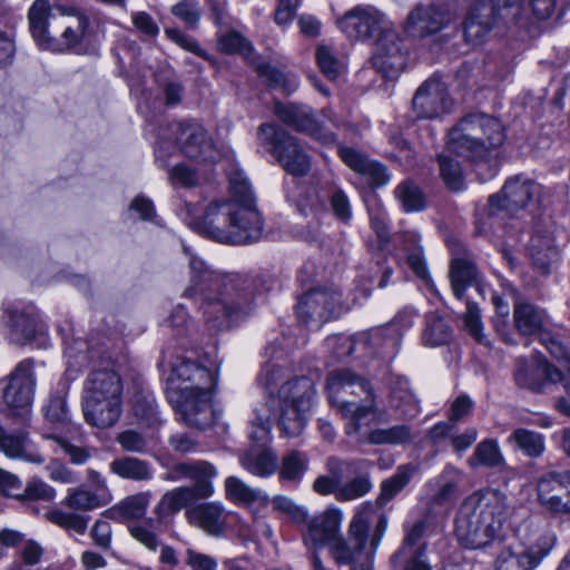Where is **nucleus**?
Here are the masks:
<instances>
[{
	"label": "nucleus",
	"instance_id": "nucleus-33",
	"mask_svg": "<svg viewBox=\"0 0 570 570\" xmlns=\"http://www.w3.org/2000/svg\"><path fill=\"white\" fill-rule=\"evenodd\" d=\"M275 114L277 118L286 126L311 136L317 134V124L312 109L307 106H298L294 104L275 105Z\"/></svg>",
	"mask_w": 570,
	"mask_h": 570
},
{
	"label": "nucleus",
	"instance_id": "nucleus-38",
	"mask_svg": "<svg viewBox=\"0 0 570 570\" xmlns=\"http://www.w3.org/2000/svg\"><path fill=\"white\" fill-rule=\"evenodd\" d=\"M360 434V442L372 445H401L411 440V430L405 424L394 425L387 429H373L362 432Z\"/></svg>",
	"mask_w": 570,
	"mask_h": 570
},
{
	"label": "nucleus",
	"instance_id": "nucleus-62",
	"mask_svg": "<svg viewBox=\"0 0 570 570\" xmlns=\"http://www.w3.org/2000/svg\"><path fill=\"white\" fill-rule=\"evenodd\" d=\"M318 287H308L305 291V293L299 297V301L297 303V315L302 322L308 323L312 315L318 309Z\"/></svg>",
	"mask_w": 570,
	"mask_h": 570
},
{
	"label": "nucleus",
	"instance_id": "nucleus-29",
	"mask_svg": "<svg viewBox=\"0 0 570 570\" xmlns=\"http://www.w3.org/2000/svg\"><path fill=\"white\" fill-rule=\"evenodd\" d=\"M463 471L453 464H446L435 479L429 482L434 489L431 502L435 505H451L459 497V485L463 479Z\"/></svg>",
	"mask_w": 570,
	"mask_h": 570
},
{
	"label": "nucleus",
	"instance_id": "nucleus-22",
	"mask_svg": "<svg viewBox=\"0 0 570 570\" xmlns=\"http://www.w3.org/2000/svg\"><path fill=\"white\" fill-rule=\"evenodd\" d=\"M413 109L420 118H434L451 107L444 82L439 78H430L416 90L413 100Z\"/></svg>",
	"mask_w": 570,
	"mask_h": 570
},
{
	"label": "nucleus",
	"instance_id": "nucleus-26",
	"mask_svg": "<svg viewBox=\"0 0 570 570\" xmlns=\"http://www.w3.org/2000/svg\"><path fill=\"white\" fill-rule=\"evenodd\" d=\"M303 220L297 225V235L307 243H315L321 227V196L317 187L304 191L297 200Z\"/></svg>",
	"mask_w": 570,
	"mask_h": 570
},
{
	"label": "nucleus",
	"instance_id": "nucleus-13",
	"mask_svg": "<svg viewBox=\"0 0 570 570\" xmlns=\"http://www.w3.org/2000/svg\"><path fill=\"white\" fill-rule=\"evenodd\" d=\"M374 515L375 508L373 503L365 502L357 507L348 529L353 548H350L343 535L335 537L323 543V546L328 548L330 553L337 563H351L356 554L365 550L368 543L370 525Z\"/></svg>",
	"mask_w": 570,
	"mask_h": 570
},
{
	"label": "nucleus",
	"instance_id": "nucleus-9",
	"mask_svg": "<svg viewBox=\"0 0 570 570\" xmlns=\"http://www.w3.org/2000/svg\"><path fill=\"white\" fill-rule=\"evenodd\" d=\"M258 139L288 174L304 176L309 171L311 157L296 139L281 127L268 122L262 124L258 128Z\"/></svg>",
	"mask_w": 570,
	"mask_h": 570
},
{
	"label": "nucleus",
	"instance_id": "nucleus-58",
	"mask_svg": "<svg viewBox=\"0 0 570 570\" xmlns=\"http://www.w3.org/2000/svg\"><path fill=\"white\" fill-rule=\"evenodd\" d=\"M426 522L423 520L416 521L412 528L406 532L401 548L395 552L394 558H403L414 554L416 548L424 547L420 541L424 534Z\"/></svg>",
	"mask_w": 570,
	"mask_h": 570
},
{
	"label": "nucleus",
	"instance_id": "nucleus-51",
	"mask_svg": "<svg viewBox=\"0 0 570 570\" xmlns=\"http://www.w3.org/2000/svg\"><path fill=\"white\" fill-rule=\"evenodd\" d=\"M391 393L393 405L403 409L405 415L413 416L417 413V400L410 389L407 379H396Z\"/></svg>",
	"mask_w": 570,
	"mask_h": 570
},
{
	"label": "nucleus",
	"instance_id": "nucleus-49",
	"mask_svg": "<svg viewBox=\"0 0 570 570\" xmlns=\"http://www.w3.org/2000/svg\"><path fill=\"white\" fill-rule=\"evenodd\" d=\"M351 306L338 287L331 285L323 288V321H333L350 311Z\"/></svg>",
	"mask_w": 570,
	"mask_h": 570
},
{
	"label": "nucleus",
	"instance_id": "nucleus-60",
	"mask_svg": "<svg viewBox=\"0 0 570 570\" xmlns=\"http://www.w3.org/2000/svg\"><path fill=\"white\" fill-rule=\"evenodd\" d=\"M171 13L190 27H196L202 17V9L196 0H180L171 7Z\"/></svg>",
	"mask_w": 570,
	"mask_h": 570
},
{
	"label": "nucleus",
	"instance_id": "nucleus-63",
	"mask_svg": "<svg viewBox=\"0 0 570 570\" xmlns=\"http://www.w3.org/2000/svg\"><path fill=\"white\" fill-rule=\"evenodd\" d=\"M45 438L53 440L73 464H85L92 456V452L89 449L76 446L59 435L46 434Z\"/></svg>",
	"mask_w": 570,
	"mask_h": 570
},
{
	"label": "nucleus",
	"instance_id": "nucleus-11",
	"mask_svg": "<svg viewBox=\"0 0 570 570\" xmlns=\"http://www.w3.org/2000/svg\"><path fill=\"white\" fill-rule=\"evenodd\" d=\"M284 377V371L274 365H267L259 381L266 385L271 395L267 402L272 404H289L312 410L316 401V381L309 376H297L281 384L277 395H272L275 387Z\"/></svg>",
	"mask_w": 570,
	"mask_h": 570
},
{
	"label": "nucleus",
	"instance_id": "nucleus-36",
	"mask_svg": "<svg viewBox=\"0 0 570 570\" xmlns=\"http://www.w3.org/2000/svg\"><path fill=\"white\" fill-rule=\"evenodd\" d=\"M226 499L240 505L269 503V497L262 490L249 487L237 476H228L224 483Z\"/></svg>",
	"mask_w": 570,
	"mask_h": 570
},
{
	"label": "nucleus",
	"instance_id": "nucleus-48",
	"mask_svg": "<svg viewBox=\"0 0 570 570\" xmlns=\"http://www.w3.org/2000/svg\"><path fill=\"white\" fill-rule=\"evenodd\" d=\"M415 471L412 464L400 465L391 478L382 482L379 500L387 502L393 499L410 482Z\"/></svg>",
	"mask_w": 570,
	"mask_h": 570
},
{
	"label": "nucleus",
	"instance_id": "nucleus-45",
	"mask_svg": "<svg viewBox=\"0 0 570 570\" xmlns=\"http://www.w3.org/2000/svg\"><path fill=\"white\" fill-rule=\"evenodd\" d=\"M368 471L370 470L350 472V474H354V478L342 484L335 498L338 501L345 502L366 495L373 488Z\"/></svg>",
	"mask_w": 570,
	"mask_h": 570
},
{
	"label": "nucleus",
	"instance_id": "nucleus-53",
	"mask_svg": "<svg viewBox=\"0 0 570 570\" xmlns=\"http://www.w3.org/2000/svg\"><path fill=\"white\" fill-rule=\"evenodd\" d=\"M306 471V459L297 452L286 454L281 463L279 478L283 481H299Z\"/></svg>",
	"mask_w": 570,
	"mask_h": 570
},
{
	"label": "nucleus",
	"instance_id": "nucleus-44",
	"mask_svg": "<svg viewBox=\"0 0 570 570\" xmlns=\"http://www.w3.org/2000/svg\"><path fill=\"white\" fill-rule=\"evenodd\" d=\"M514 381L519 387L527 389L533 393L544 391L546 383L539 366H533L523 357L515 361Z\"/></svg>",
	"mask_w": 570,
	"mask_h": 570
},
{
	"label": "nucleus",
	"instance_id": "nucleus-27",
	"mask_svg": "<svg viewBox=\"0 0 570 570\" xmlns=\"http://www.w3.org/2000/svg\"><path fill=\"white\" fill-rule=\"evenodd\" d=\"M8 317V338L14 344L23 345L45 334V325L31 307L21 311L10 309Z\"/></svg>",
	"mask_w": 570,
	"mask_h": 570
},
{
	"label": "nucleus",
	"instance_id": "nucleus-4",
	"mask_svg": "<svg viewBox=\"0 0 570 570\" xmlns=\"http://www.w3.org/2000/svg\"><path fill=\"white\" fill-rule=\"evenodd\" d=\"M508 497L492 488L469 494L461 503L455 519V534L462 546L483 549L501 539L509 518Z\"/></svg>",
	"mask_w": 570,
	"mask_h": 570
},
{
	"label": "nucleus",
	"instance_id": "nucleus-1",
	"mask_svg": "<svg viewBox=\"0 0 570 570\" xmlns=\"http://www.w3.org/2000/svg\"><path fill=\"white\" fill-rule=\"evenodd\" d=\"M190 281L184 296L200 299V309L210 331H224L244 321L253 311L250 282L239 275L222 274L203 259H189Z\"/></svg>",
	"mask_w": 570,
	"mask_h": 570
},
{
	"label": "nucleus",
	"instance_id": "nucleus-31",
	"mask_svg": "<svg viewBox=\"0 0 570 570\" xmlns=\"http://www.w3.org/2000/svg\"><path fill=\"white\" fill-rule=\"evenodd\" d=\"M262 405H267L269 414L272 412L277 414L278 426L282 433L288 438H297L302 434L312 412V410L296 405L272 404L269 402L262 403L257 407H261Z\"/></svg>",
	"mask_w": 570,
	"mask_h": 570
},
{
	"label": "nucleus",
	"instance_id": "nucleus-46",
	"mask_svg": "<svg viewBox=\"0 0 570 570\" xmlns=\"http://www.w3.org/2000/svg\"><path fill=\"white\" fill-rule=\"evenodd\" d=\"M68 389L67 382H61L58 390L51 394L48 404L45 406L46 417L52 424L65 426L70 422L66 402Z\"/></svg>",
	"mask_w": 570,
	"mask_h": 570
},
{
	"label": "nucleus",
	"instance_id": "nucleus-47",
	"mask_svg": "<svg viewBox=\"0 0 570 570\" xmlns=\"http://www.w3.org/2000/svg\"><path fill=\"white\" fill-rule=\"evenodd\" d=\"M132 412L145 424L153 426L159 423L154 395L144 389L135 393L131 400Z\"/></svg>",
	"mask_w": 570,
	"mask_h": 570
},
{
	"label": "nucleus",
	"instance_id": "nucleus-21",
	"mask_svg": "<svg viewBox=\"0 0 570 570\" xmlns=\"http://www.w3.org/2000/svg\"><path fill=\"white\" fill-rule=\"evenodd\" d=\"M36 380L30 360L20 362L9 376L3 392L4 403L12 409L28 410L33 400Z\"/></svg>",
	"mask_w": 570,
	"mask_h": 570
},
{
	"label": "nucleus",
	"instance_id": "nucleus-59",
	"mask_svg": "<svg viewBox=\"0 0 570 570\" xmlns=\"http://www.w3.org/2000/svg\"><path fill=\"white\" fill-rule=\"evenodd\" d=\"M440 173L444 183L453 190H458L462 185V169L460 164L446 156H439Z\"/></svg>",
	"mask_w": 570,
	"mask_h": 570
},
{
	"label": "nucleus",
	"instance_id": "nucleus-6",
	"mask_svg": "<svg viewBox=\"0 0 570 570\" xmlns=\"http://www.w3.org/2000/svg\"><path fill=\"white\" fill-rule=\"evenodd\" d=\"M505 139L504 129L497 118L481 114L463 117L449 132L448 149L473 160L484 159Z\"/></svg>",
	"mask_w": 570,
	"mask_h": 570
},
{
	"label": "nucleus",
	"instance_id": "nucleus-25",
	"mask_svg": "<svg viewBox=\"0 0 570 570\" xmlns=\"http://www.w3.org/2000/svg\"><path fill=\"white\" fill-rule=\"evenodd\" d=\"M122 412V399L82 396L85 421L98 429L117 424Z\"/></svg>",
	"mask_w": 570,
	"mask_h": 570
},
{
	"label": "nucleus",
	"instance_id": "nucleus-12",
	"mask_svg": "<svg viewBox=\"0 0 570 570\" xmlns=\"http://www.w3.org/2000/svg\"><path fill=\"white\" fill-rule=\"evenodd\" d=\"M468 4V0H445L416 6L407 16L404 31L411 37H426L450 24Z\"/></svg>",
	"mask_w": 570,
	"mask_h": 570
},
{
	"label": "nucleus",
	"instance_id": "nucleus-17",
	"mask_svg": "<svg viewBox=\"0 0 570 570\" xmlns=\"http://www.w3.org/2000/svg\"><path fill=\"white\" fill-rule=\"evenodd\" d=\"M406 51L397 33L392 29H385L377 38L372 55L374 68L387 79H395L405 68Z\"/></svg>",
	"mask_w": 570,
	"mask_h": 570
},
{
	"label": "nucleus",
	"instance_id": "nucleus-28",
	"mask_svg": "<svg viewBox=\"0 0 570 570\" xmlns=\"http://www.w3.org/2000/svg\"><path fill=\"white\" fill-rule=\"evenodd\" d=\"M124 384L118 372L99 368L88 373L82 387V396L122 399Z\"/></svg>",
	"mask_w": 570,
	"mask_h": 570
},
{
	"label": "nucleus",
	"instance_id": "nucleus-35",
	"mask_svg": "<svg viewBox=\"0 0 570 570\" xmlns=\"http://www.w3.org/2000/svg\"><path fill=\"white\" fill-rule=\"evenodd\" d=\"M110 472L124 480L147 482L154 472L149 462L136 456H120L109 463Z\"/></svg>",
	"mask_w": 570,
	"mask_h": 570
},
{
	"label": "nucleus",
	"instance_id": "nucleus-43",
	"mask_svg": "<svg viewBox=\"0 0 570 570\" xmlns=\"http://www.w3.org/2000/svg\"><path fill=\"white\" fill-rule=\"evenodd\" d=\"M450 276L454 295L462 298L465 288L475 281L476 269L471 259L456 257L452 259Z\"/></svg>",
	"mask_w": 570,
	"mask_h": 570
},
{
	"label": "nucleus",
	"instance_id": "nucleus-19",
	"mask_svg": "<svg viewBox=\"0 0 570 570\" xmlns=\"http://www.w3.org/2000/svg\"><path fill=\"white\" fill-rule=\"evenodd\" d=\"M177 141L181 153L199 161H215L219 151L205 128L195 122L177 125Z\"/></svg>",
	"mask_w": 570,
	"mask_h": 570
},
{
	"label": "nucleus",
	"instance_id": "nucleus-55",
	"mask_svg": "<svg viewBox=\"0 0 570 570\" xmlns=\"http://www.w3.org/2000/svg\"><path fill=\"white\" fill-rule=\"evenodd\" d=\"M540 342L570 374V347L550 332H541Z\"/></svg>",
	"mask_w": 570,
	"mask_h": 570
},
{
	"label": "nucleus",
	"instance_id": "nucleus-40",
	"mask_svg": "<svg viewBox=\"0 0 570 570\" xmlns=\"http://www.w3.org/2000/svg\"><path fill=\"white\" fill-rule=\"evenodd\" d=\"M529 252L534 265L543 274L549 272V267L557 262L559 256V250L549 235H533L529 244Z\"/></svg>",
	"mask_w": 570,
	"mask_h": 570
},
{
	"label": "nucleus",
	"instance_id": "nucleus-56",
	"mask_svg": "<svg viewBox=\"0 0 570 570\" xmlns=\"http://www.w3.org/2000/svg\"><path fill=\"white\" fill-rule=\"evenodd\" d=\"M150 497L149 492L127 497L118 504V510L126 518L140 519L146 514Z\"/></svg>",
	"mask_w": 570,
	"mask_h": 570
},
{
	"label": "nucleus",
	"instance_id": "nucleus-42",
	"mask_svg": "<svg viewBox=\"0 0 570 570\" xmlns=\"http://www.w3.org/2000/svg\"><path fill=\"white\" fill-rule=\"evenodd\" d=\"M195 499H197V497L194 494L191 488L178 487L167 491L161 497L155 512L159 518H165L186 508Z\"/></svg>",
	"mask_w": 570,
	"mask_h": 570
},
{
	"label": "nucleus",
	"instance_id": "nucleus-41",
	"mask_svg": "<svg viewBox=\"0 0 570 570\" xmlns=\"http://www.w3.org/2000/svg\"><path fill=\"white\" fill-rule=\"evenodd\" d=\"M507 441L532 459L542 456L546 451L544 436L537 431L519 428L508 436Z\"/></svg>",
	"mask_w": 570,
	"mask_h": 570
},
{
	"label": "nucleus",
	"instance_id": "nucleus-52",
	"mask_svg": "<svg viewBox=\"0 0 570 570\" xmlns=\"http://www.w3.org/2000/svg\"><path fill=\"white\" fill-rule=\"evenodd\" d=\"M451 338V330L446 322L435 315L428 317L423 332V342L426 346L435 347L446 344Z\"/></svg>",
	"mask_w": 570,
	"mask_h": 570
},
{
	"label": "nucleus",
	"instance_id": "nucleus-15",
	"mask_svg": "<svg viewBox=\"0 0 570 570\" xmlns=\"http://www.w3.org/2000/svg\"><path fill=\"white\" fill-rule=\"evenodd\" d=\"M273 510L286 515L295 523H305L302 529L303 541L307 548L315 570H321L318 549L321 547V520L318 517L307 518L306 511L286 495H275L272 500Z\"/></svg>",
	"mask_w": 570,
	"mask_h": 570
},
{
	"label": "nucleus",
	"instance_id": "nucleus-57",
	"mask_svg": "<svg viewBox=\"0 0 570 570\" xmlns=\"http://www.w3.org/2000/svg\"><path fill=\"white\" fill-rule=\"evenodd\" d=\"M218 48L224 53H240L248 56L252 52V45L237 31H229L218 39Z\"/></svg>",
	"mask_w": 570,
	"mask_h": 570
},
{
	"label": "nucleus",
	"instance_id": "nucleus-24",
	"mask_svg": "<svg viewBox=\"0 0 570 570\" xmlns=\"http://www.w3.org/2000/svg\"><path fill=\"white\" fill-rule=\"evenodd\" d=\"M227 512L219 502H203L186 509L187 521L212 537H222L227 528Z\"/></svg>",
	"mask_w": 570,
	"mask_h": 570
},
{
	"label": "nucleus",
	"instance_id": "nucleus-34",
	"mask_svg": "<svg viewBox=\"0 0 570 570\" xmlns=\"http://www.w3.org/2000/svg\"><path fill=\"white\" fill-rule=\"evenodd\" d=\"M0 450L9 458L21 459L23 461L41 464L43 458L35 449L31 442L28 440L27 434L11 433L6 434L3 429L0 426Z\"/></svg>",
	"mask_w": 570,
	"mask_h": 570
},
{
	"label": "nucleus",
	"instance_id": "nucleus-18",
	"mask_svg": "<svg viewBox=\"0 0 570 570\" xmlns=\"http://www.w3.org/2000/svg\"><path fill=\"white\" fill-rule=\"evenodd\" d=\"M218 475V471L214 464L204 460L190 462H180L173 470L164 475V479L170 482L180 479H189L194 481L190 487L197 499H208L215 493L213 480Z\"/></svg>",
	"mask_w": 570,
	"mask_h": 570
},
{
	"label": "nucleus",
	"instance_id": "nucleus-14",
	"mask_svg": "<svg viewBox=\"0 0 570 570\" xmlns=\"http://www.w3.org/2000/svg\"><path fill=\"white\" fill-rule=\"evenodd\" d=\"M556 537L544 533L529 546L505 547L497 557L495 570H533L551 552Z\"/></svg>",
	"mask_w": 570,
	"mask_h": 570
},
{
	"label": "nucleus",
	"instance_id": "nucleus-61",
	"mask_svg": "<svg viewBox=\"0 0 570 570\" xmlns=\"http://www.w3.org/2000/svg\"><path fill=\"white\" fill-rule=\"evenodd\" d=\"M342 521L343 512L337 507H328L323 512V543L330 539L342 535Z\"/></svg>",
	"mask_w": 570,
	"mask_h": 570
},
{
	"label": "nucleus",
	"instance_id": "nucleus-37",
	"mask_svg": "<svg viewBox=\"0 0 570 570\" xmlns=\"http://www.w3.org/2000/svg\"><path fill=\"white\" fill-rule=\"evenodd\" d=\"M544 318V312L530 303L519 302L514 305L513 322L521 335L530 336L541 333Z\"/></svg>",
	"mask_w": 570,
	"mask_h": 570
},
{
	"label": "nucleus",
	"instance_id": "nucleus-7",
	"mask_svg": "<svg viewBox=\"0 0 570 570\" xmlns=\"http://www.w3.org/2000/svg\"><path fill=\"white\" fill-rule=\"evenodd\" d=\"M328 402L352 420L358 432L363 420L374 414L375 401L368 383L348 371L336 372L327 381Z\"/></svg>",
	"mask_w": 570,
	"mask_h": 570
},
{
	"label": "nucleus",
	"instance_id": "nucleus-20",
	"mask_svg": "<svg viewBox=\"0 0 570 570\" xmlns=\"http://www.w3.org/2000/svg\"><path fill=\"white\" fill-rule=\"evenodd\" d=\"M540 189V185L534 180L515 176L505 181L500 194L490 196L489 205L513 214L523 209Z\"/></svg>",
	"mask_w": 570,
	"mask_h": 570
},
{
	"label": "nucleus",
	"instance_id": "nucleus-39",
	"mask_svg": "<svg viewBox=\"0 0 570 570\" xmlns=\"http://www.w3.org/2000/svg\"><path fill=\"white\" fill-rule=\"evenodd\" d=\"M505 460L494 439H485L478 443L473 454L466 460L470 469L476 470L479 468H499L504 465Z\"/></svg>",
	"mask_w": 570,
	"mask_h": 570
},
{
	"label": "nucleus",
	"instance_id": "nucleus-3",
	"mask_svg": "<svg viewBox=\"0 0 570 570\" xmlns=\"http://www.w3.org/2000/svg\"><path fill=\"white\" fill-rule=\"evenodd\" d=\"M169 400L180 420L189 428L207 429L216 422L212 407L217 374L189 360L173 365Z\"/></svg>",
	"mask_w": 570,
	"mask_h": 570
},
{
	"label": "nucleus",
	"instance_id": "nucleus-2",
	"mask_svg": "<svg viewBox=\"0 0 570 570\" xmlns=\"http://www.w3.org/2000/svg\"><path fill=\"white\" fill-rule=\"evenodd\" d=\"M229 191V199L212 202L202 217H195L194 207L187 204L188 226L219 243L246 244L258 240L263 222L255 206L252 187L242 173L230 175Z\"/></svg>",
	"mask_w": 570,
	"mask_h": 570
},
{
	"label": "nucleus",
	"instance_id": "nucleus-23",
	"mask_svg": "<svg viewBox=\"0 0 570 570\" xmlns=\"http://www.w3.org/2000/svg\"><path fill=\"white\" fill-rule=\"evenodd\" d=\"M497 12L492 0L475 1L464 21L463 36L466 43L479 46L483 43L497 21Z\"/></svg>",
	"mask_w": 570,
	"mask_h": 570
},
{
	"label": "nucleus",
	"instance_id": "nucleus-16",
	"mask_svg": "<svg viewBox=\"0 0 570 570\" xmlns=\"http://www.w3.org/2000/svg\"><path fill=\"white\" fill-rule=\"evenodd\" d=\"M338 27L350 39L356 40L380 37L391 28L385 16L372 6H357L347 11L338 20Z\"/></svg>",
	"mask_w": 570,
	"mask_h": 570
},
{
	"label": "nucleus",
	"instance_id": "nucleus-32",
	"mask_svg": "<svg viewBox=\"0 0 570 570\" xmlns=\"http://www.w3.org/2000/svg\"><path fill=\"white\" fill-rule=\"evenodd\" d=\"M570 483V471H549L535 480V501L546 511L548 507L559 505L558 494Z\"/></svg>",
	"mask_w": 570,
	"mask_h": 570
},
{
	"label": "nucleus",
	"instance_id": "nucleus-64",
	"mask_svg": "<svg viewBox=\"0 0 570 570\" xmlns=\"http://www.w3.org/2000/svg\"><path fill=\"white\" fill-rule=\"evenodd\" d=\"M90 537L96 547L108 551L111 548V524L105 520H97L90 530Z\"/></svg>",
	"mask_w": 570,
	"mask_h": 570
},
{
	"label": "nucleus",
	"instance_id": "nucleus-5",
	"mask_svg": "<svg viewBox=\"0 0 570 570\" xmlns=\"http://www.w3.org/2000/svg\"><path fill=\"white\" fill-rule=\"evenodd\" d=\"M59 14L52 11L48 0H36L29 9L30 31L38 46L53 52H65L80 45L89 27L82 13H67L61 7Z\"/></svg>",
	"mask_w": 570,
	"mask_h": 570
},
{
	"label": "nucleus",
	"instance_id": "nucleus-50",
	"mask_svg": "<svg viewBox=\"0 0 570 570\" xmlns=\"http://www.w3.org/2000/svg\"><path fill=\"white\" fill-rule=\"evenodd\" d=\"M396 240L402 242L403 249L409 252L407 263L410 267L419 277L424 278L426 276V267L422 256V250L417 246L420 240L419 235L413 232H405L402 235L396 236Z\"/></svg>",
	"mask_w": 570,
	"mask_h": 570
},
{
	"label": "nucleus",
	"instance_id": "nucleus-30",
	"mask_svg": "<svg viewBox=\"0 0 570 570\" xmlns=\"http://www.w3.org/2000/svg\"><path fill=\"white\" fill-rule=\"evenodd\" d=\"M372 466L373 462L366 459L342 461L337 458H328L326 463L327 474L323 475V494L336 495L347 473L370 470Z\"/></svg>",
	"mask_w": 570,
	"mask_h": 570
},
{
	"label": "nucleus",
	"instance_id": "nucleus-10",
	"mask_svg": "<svg viewBox=\"0 0 570 570\" xmlns=\"http://www.w3.org/2000/svg\"><path fill=\"white\" fill-rule=\"evenodd\" d=\"M100 493H96L89 485L81 484L70 488L62 500V504L70 509V512L60 509H53L46 513L47 519L66 530H72L78 534H83L87 530L89 517L76 512H89L109 504Z\"/></svg>",
	"mask_w": 570,
	"mask_h": 570
},
{
	"label": "nucleus",
	"instance_id": "nucleus-8",
	"mask_svg": "<svg viewBox=\"0 0 570 570\" xmlns=\"http://www.w3.org/2000/svg\"><path fill=\"white\" fill-rule=\"evenodd\" d=\"M249 438L256 445L239 454L240 465L250 474L268 478L277 471L278 459L269 449L264 448L271 438L269 410L267 405L255 407L249 421Z\"/></svg>",
	"mask_w": 570,
	"mask_h": 570
},
{
	"label": "nucleus",
	"instance_id": "nucleus-54",
	"mask_svg": "<svg viewBox=\"0 0 570 570\" xmlns=\"http://www.w3.org/2000/svg\"><path fill=\"white\" fill-rule=\"evenodd\" d=\"M397 199L406 212L421 210L425 206L421 189L410 181L400 184L395 190Z\"/></svg>",
	"mask_w": 570,
	"mask_h": 570
}]
</instances>
